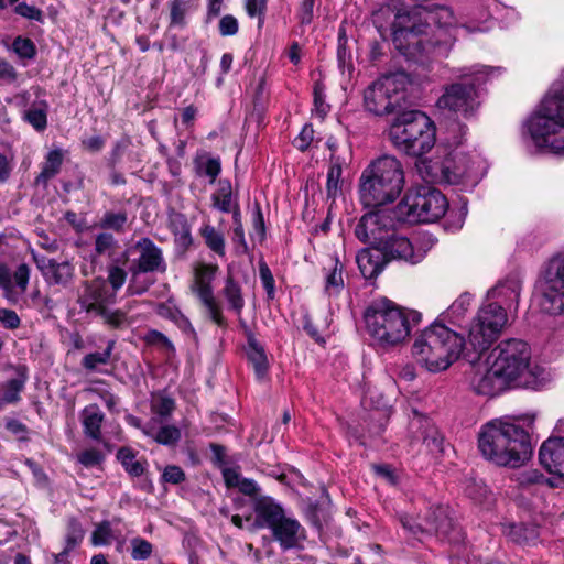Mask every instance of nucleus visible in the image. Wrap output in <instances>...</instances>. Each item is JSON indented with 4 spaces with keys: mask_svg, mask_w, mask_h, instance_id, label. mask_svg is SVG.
<instances>
[{
    "mask_svg": "<svg viewBox=\"0 0 564 564\" xmlns=\"http://www.w3.org/2000/svg\"><path fill=\"white\" fill-rule=\"evenodd\" d=\"M478 448L487 460L511 468L524 465L533 454L529 433L514 417L495 419L482 425Z\"/></svg>",
    "mask_w": 564,
    "mask_h": 564,
    "instance_id": "1",
    "label": "nucleus"
},
{
    "mask_svg": "<svg viewBox=\"0 0 564 564\" xmlns=\"http://www.w3.org/2000/svg\"><path fill=\"white\" fill-rule=\"evenodd\" d=\"M366 333L372 345L388 349L403 344L421 322V314L409 311L389 299L373 301L364 312Z\"/></svg>",
    "mask_w": 564,
    "mask_h": 564,
    "instance_id": "2",
    "label": "nucleus"
},
{
    "mask_svg": "<svg viewBox=\"0 0 564 564\" xmlns=\"http://www.w3.org/2000/svg\"><path fill=\"white\" fill-rule=\"evenodd\" d=\"M412 352L416 361L430 372L444 371L462 355L474 362L464 337L444 324L434 323L426 327L415 339Z\"/></svg>",
    "mask_w": 564,
    "mask_h": 564,
    "instance_id": "3",
    "label": "nucleus"
},
{
    "mask_svg": "<svg viewBox=\"0 0 564 564\" xmlns=\"http://www.w3.org/2000/svg\"><path fill=\"white\" fill-rule=\"evenodd\" d=\"M401 162L392 155L372 160L359 177V199L365 207L378 208L394 202L404 187Z\"/></svg>",
    "mask_w": 564,
    "mask_h": 564,
    "instance_id": "4",
    "label": "nucleus"
},
{
    "mask_svg": "<svg viewBox=\"0 0 564 564\" xmlns=\"http://www.w3.org/2000/svg\"><path fill=\"white\" fill-rule=\"evenodd\" d=\"M488 357L513 387L538 390L547 381L545 370L531 364L530 347L522 339L502 340Z\"/></svg>",
    "mask_w": 564,
    "mask_h": 564,
    "instance_id": "5",
    "label": "nucleus"
},
{
    "mask_svg": "<svg viewBox=\"0 0 564 564\" xmlns=\"http://www.w3.org/2000/svg\"><path fill=\"white\" fill-rule=\"evenodd\" d=\"M528 130L538 148L564 155V85L552 87L529 119Z\"/></svg>",
    "mask_w": 564,
    "mask_h": 564,
    "instance_id": "6",
    "label": "nucleus"
},
{
    "mask_svg": "<svg viewBox=\"0 0 564 564\" xmlns=\"http://www.w3.org/2000/svg\"><path fill=\"white\" fill-rule=\"evenodd\" d=\"M389 135L398 150L412 156L423 155L435 144L434 123L419 110L398 115L390 126Z\"/></svg>",
    "mask_w": 564,
    "mask_h": 564,
    "instance_id": "7",
    "label": "nucleus"
},
{
    "mask_svg": "<svg viewBox=\"0 0 564 564\" xmlns=\"http://www.w3.org/2000/svg\"><path fill=\"white\" fill-rule=\"evenodd\" d=\"M448 202L438 189L420 186L409 191L395 208L399 221L432 223L447 210Z\"/></svg>",
    "mask_w": 564,
    "mask_h": 564,
    "instance_id": "8",
    "label": "nucleus"
},
{
    "mask_svg": "<svg viewBox=\"0 0 564 564\" xmlns=\"http://www.w3.org/2000/svg\"><path fill=\"white\" fill-rule=\"evenodd\" d=\"M410 83L409 75L402 70L380 77L364 93L366 109L378 116L392 112L405 100V90Z\"/></svg>",
    "mask_w": 564,
    "mask_h": 564,
    "instance_id": "9",
    "label": "nucleus"
},
{
    "mask_svg": "<svg viewBox=\"0 0 564 564\" xmlns=\"http://www.w3.org/2000/svg\"><path fill=\"white\" fill-rule=\"evenodd\" d=\"M507 323L508 316L502 305L489 303L479 308L469 326L466 341L476 359L498 339Z\"/></svg>",
    "mask_w": 564,
    "mask_h": 564,
    "instance_id": "10",
    "label": "nucleus"
},
{
    "mask_svg": "<svg viewBox=\"0 0 564 564\" xmlns=\"http://www.w3.org/2000/svg\"><path fill=\"white\" fill-rule=\"evenodd\" d=\"M481 160L478 155H470L463 151H453L438 164L431 166L435 170L432 177L434 181L452 185L474 187L480 180Z\"/></svg>",
    "mask_w": 564,
    "mask_h": 564,
    "instance_id": "11",
    "label": "nucleus"
},
{
    "mask_svg": "<svg viewBox=\"0 0 564 564\" xmlns=\"http://www.w3.org/2000/svg\"><path fill=\"white\" fill-rule=\"evenodd\" d=\"M487 67L482 66L475 72V78L465 77L464 82L454 83L444 88L437 100V107L462 115L465 119L471 118L479 108L476 82L480 84Z\"/></svg>",
    "mask_w": 564,
    "mask_h": 564,
    "instance_id": "12",
    "label": "nucleus"
},
{
    "mask_svg": "<svg viewBox=\"0 0 564 564\" xmlns=\"http://www.w3.org/2000/svg\"><path fill=\"white\" fill-rule=\"evenodd\" d=\"M540 306L551 315L564 314V256L554 257L543 270Z\"/></svg>",
    "mask_w": 564,
    "mask_h": 564,
    "instance_id": "13",
    "label": "nucleus"
},
{
    "mask_svg": "<svg viewBox=\"0 0 564 564\" xmlns=\"http://www.w3.org/2000/svg\"><path fill=\"white\" fill-rule=\"evenodd\" d=\"M397 214L386 209H376L365 214L355 228L356 237L370 246H381L394 230Z\"/></svg>",
    "mask_w": 564,
    "mask_h": 564,
    "instance_id": "14",
    "label": "nucleus"
},
{
    "mask_svg": "<svg viewBox=\"0 0 564 564\" xmlns=\"http://www.w3.org/2000/svg\"><path fill=\"white\" fill-rule=\"evenodd\" d=\"M471 364L470 387L477 393L486 397H495L505 391L509 381L496 369L495 364L487 358L485 362Z\"/></svg>",
    "mask_w": 564,
    "mask_h": 564,
    "instance_id": "15",
    "label": "nucleus"
},
{
    "mask_svg": "<svg viewBox=\"0 0 564 564\" xmlns=\"http://www.w3.org/2000/svg\"><path fill=\"white\" fill-rule=\"evenodd\" d=\"M128 252L138 254L132 259L129 268L143 273H164L166 271L163 251L150 238L139 239Z\"/></svg>",
    "mask_w": 564,
    "mask_h": 564,
    "instance_id": "16",
    "label": "nucleus"
},
{
    "mask_svg": "<svg viewBox=\"0 0 564 564\" xmlns=\"http://www.w3.org/2000/svg\"><path fill=\"white\" fill-rule=\"evenodd\" d=\"M115 295L108 293L106 281L98 278L83 283V291L78 294L77 303L80 311L96 316L105 306L113 303Z\"/></svg>",
    "mask_w": 564,
    "mask_h": 564,
    "instance_id": "17",
    "label": "nucleus"
},
{
    "mask_svg": "<svg viewBox=\"0 0 564 564\" xmlns=\"http://www.w3.org/2000/svg\"><path fill=\"white\" fill-rule=\"evenodd\" d=\"M539 460L549 473L564 477V436H551L544 441Z\"/></svg>",
    "mask_w": 564,
    "mask_h": 564,
    "instance_id": "18",
    "label": "nucleus"
},
{
    "mask_svg": "<svg viewBox=\"0 0 564 564\" xmlns=\"http://www.w3.org/2000/svg\"><path fill=\"white\" fill-rule=\"evenodd\" d=\"M380 248L384 253L387 263L391 260H403L410 263H417L422 259V254L414 251L411 241L403 236L395 235L394 230L390 232Z\"/></svg>",
    "mask_w": 564,
    "mask_h": 564,
    "instance_id": "19",
    "label": "nucleus"
},
{
    "mask_svg": "<svg viewBox=\"0 0 564 564\" xmlns=\"http://www.w3.org/2000/svg\"><path fill=\"white\" fill-rule=\"evenodd\" d=\"M256 518L249 530L270 528L271 530L285 518L283 508L270 497H261L254 503Z\"/></svg>",
    "mask_w": 564,
    "mask_h": 564,
    "instance_id": "20",
    "label": "nucleus"
},
{
    "mask_svg": "<svg viewBox=\"0 0 564 564\" xmlns=\"http://www.w3.org/2000/svg\"><path fill=\"white\" fill-rule=\"evenodd\" d=\"M36 263L48 284L66 288L74 280L75 268L69 261L58 262L55 259H42L36 260Z\"/></svg>",
    "mask_w": 564,
    "mask_h": 564,
    "instance_id": "21",
    "label": "nucleus"
},
{
    "mask_svg": "<svg viewBox=\"0 0 564 564\" xmlns=\"http://www.w3.org/2000/svg\"><path fill=\"white\" fill-rule=\"evenodd\" d=\"M356 262L365 279L377 278L387 264L380 246H371L359 251L356 256Z\"/></svg>",
    "mask_w": 564,
    "mask_h": 564,
    "instance_id": "22",
    "label": "nucleus"
},
{
    "mask_svg": "<svg viewBox=\"0 0 564 564\" xmlns=\"http://www.w3.org/2000/svg\"><path fill=\"white\" fill-rule=\"evenodd\" d=\"M424 532L435 533L442 538H446L451 541L452 533L455 531L454 522L448 516V510L444 506H437L433 508L424 520Z\"/></svg>",
    "mask_w": 564,
    "mask_h": 564,
    "instance_id": "23",
    "label": "nucleus"
},
{
    "mask_svg": "<svg viewBox=\"0 0 564 564\" xmlns=\"http://www.w3.org/2000/svg\"><path fill=\"white\" fill-rule=\"evenodd\" d=\"M274 539L280 543L281 547L289 550L295 547L301 539L304 538V530L300 522L293 518L285 517L273 529Z\"/></svg>",
    "mask_w": 564,
    "mask_h": 564,
    "instance_id": "24",
    "label": "nucleus"
},
{
    "mask_svg": "<svg viewBox=\"0 0 564 564\" xmlns=\"http://www.w3.org/2000/svg\"><path fill=\"white\" fill-rule=\"evenodd\" d=\"M17 378L7 380L0 386L2 397L0 398V411L7 404H14L21 400L20 393L23 391L28 381V367L19 365L15 367Z\"/></svg>",
    "mask_w": 564,
    "mask_h": 564,
    "instance_id": "25",
    "label": "nucleus"
},
{
    "mask_svg": "<svg viewBox=\"0 0 564 564\" xmlns=\"http://www.w3.org/2000/svg\"><path fill=\"white\" fill-rule=\"evenodd\" d=\"M246 355L251 364L258 380H262L269 369L268 357L264 347L256 339L252 333H248Z\"/></svg>",
    "mask_w": 564,
    "mask_h": 564,
    "instance_id": "26",
    "label": "nucleus"
},
{
    "mask_svg": "<svg viewBox=\"0 0 564 564\" xmlns=\"http://www.w3.org/2000/svg\"><path fill=\"white\" fill-rule=\"evenodd\" d=\"M196 293L203 303L208 317L219 327L226 328L227 321L223 315L221 306L216 301L210 284H196Z\"/></svg>",
    "mask_w": 564,
    "mask_h": 564,
    "instance_id": "27",
    "label": "nucleus"
},
{
    "mask_svg": "<svg viewBox=\"0 0 564 564\" xmlns=\"http://www.w3.org/2000/svg\"><path fill=\"white\" fill-rule=\"evenodd\" d=\"M105 420V414L97 404H89L80 412V421L83 424L84 434L94 441L101 440V425Z\"/></svg>",
    "mask_w": 564,
    "mask_h": 564,
    "instance_id": "28",
    "label": "nucleus"
},
{
    "mask_svg": "<svg viewBox=\"0 0 564 564\" xmlns=\"http://www.w3.org/2000/svg\"><path fill=\"white\" fill-rule=\"evenodd\" d=\"M324 293L332 296H337L344 289V264L339 261L338 257L332 259L329 267H324Z\"/></svg>",
    "mask_w": 564,
    "mask_h": 564,
    "instance_id": "29",
    "label": "nucleus"
},
{
    "mask_svg": "<svg viewBox=\"0 0 564 564\" xmlns=\"http://www.w3.org/2000/svg\"><path fill=\"white\" fill-rule=\"evenodd\" d=\"M343 162L339 158L332 154L330 156V165L327 172V181H326V198L330 200L332 204L335 199L340 195L343 187Z\"/></svg>",
    "mask_w": 564,
    "mask_h": 564,
    "instance_id": "30",
    "label": "nucleus"
},
{
    "mask_svg": "<svg viewBox=\"0 0 564 564\" xmlns=\"http://www.w3.org/2000/svg\"><path fill=\"white\" fill-rule=\"evenodd\" d=\"M221 295L228 303L230 310L240 318L241 312L245 307V299L242 295L241 286L231 275H228L225 281V286L221 290Z\"/></svg>",
    "mask_w": 564,
    "mask_h": 564,
    "instance_id": "31",
    "label": "nucleus"
},
{
    "mask_svg": "<svg viewBox=\"0 0 564 564\" xmlns=\"http://www.w3.org/2000/svg\"><path fill=\"white\" fill-rule=\"evenodd\" d=\"M62 163V151L59 149L51 150L45 158L41 173L35 178V184L46 185L51 178L59 173Z\"/></svg>",
    "mask_w": 564,
    "mask_h": 564,
    "instance_id": "32",
    "label": "nucleus"
},
{
    "mask_svg": "<svg viewBox=\"0 0 564 564\" xmlns=\"http://www.w3.org/2000/svg\"><path fill=\"white\" fill-rule=\"evenodd\" d=\"M47 110L48 104L46 100H36L30 109L24 111L23 119L35 130L43 131L47 126Z\"/></svg>",
    "mask_w": 564,
    "mask_h": 564,
    "instance_id": "33",
    "label": "nucleus"
},
{
    "mask_svg": "<svg viewBox=\"0 0 564 564\" xmlns=\"http://www.w3.org/2000/svg\"><path fill=\"white\" fill-rule=\"evenodd\" d=\"M213 206L223 213H230L235 206L232 199V187L228 180H220L218 188L212 196Z\"/></svg>",
    "mask_w": 564,
    "mask_h": 564,
    "instance_id": "34",
    "label": "nucleus"
},
{
    "mask_svg": "<svg viewBox=\"0 0 564 564\" xmlns=\"http://www.w3.org/2000/svg\"><path fill=\"white\" fill-rule=\"evenodd\" d=\"M200 235L204 238L206 246L219 257H224L226 253L225 249V237L214 226L206 224L200 228Z\"/></svg>",
    "mask_w": 564,
    "mask_h": 564,
    "instance_id": "35",
    "label": "nucleus"
},
{
    "mask_svg": "<svg viewBox=\"0 0 564 564\" xmlns=\"http://www.w3.org/2000/svg\"><path fill=\"white\" fill-rule=\"evenodd\" d=\"M117 458L124 470L132 477H139L144 473V463L135 459V453L131 448H120L117 453Z\"/></svg>",
    "mask_w": 564,
    "mask_h": 564,
    "instance_id": "36",
    "label": "nucleus"
},
{
    "mask_svg": "<svg viewBox=\"0 0 564 564\" xmlns=\"http://www.w3.org/2000/svg\"><path fill=\"white\" fill-rule=\"evenodd\" d=\"M115 345V340H109L105 350L87 354L82 360V366L88 371H94L98 366L107 365L111 358Z\"/></svg>",
    "mask_w": 564,
    "mask_h": 564,
    "instance_id": "37",
    "label": "nucleus"
},
{
    "mask_svg": "<svg viewBox=\"0 0 564 564\" xmlns=\"http://www.w3.org/2000/svg\"><path fill=\"white\" fill-rule=\"evenodd\" d=\"M143 433L154 438L155 442L162 445H175L181 440V431L173 425L162 426L156 433L152 429H142Z\"/></svg>",
    "mask_w": 564,
    "mask_h": 564,
    "instance_id": "38",
    "label": "nucleus"
},
{
    "mask_svg": "<svg viewBox=\"0 0 564 564\" xmlns=\"http://www.w3.org/2000/svg\"><path fill=\"white\" fill-rule=\"evenodd\" d=\"M128 221L126 212H106L99 220L98 226L101 229L113 230L116 232H123Z\"/></svg>",
    "mask_w": 564,
    "mask_h": 564,
    "instance_id": "39",
    "label": "nucleus"
},
{
    "mask_svg": "<svg viewBox=\"0 0 564 564\" xmlns=\"http://www.w3.org/2000/svg\"><path fill=\"white\" fill-rule=\"evenodd\" d=\"M520 295V284L516 280H506L488 291V297L496 299L500 296L510 300H518Z\"/></svg>",
    "mask_w": 564,
    "mask_h": 564,
    "instance_id": "40",
    "label": "nucleus"
},
{
    "mask_svg": "<svg viewBox=\"0 0 564 564\" xmlns=\"http://www.w3.org/2000/svg\"><path fill=\"white\" fill-rule=\"evenodd\" d=\"M84 536H85V530L83 529L79 521H77L74 518L69 519L67 522V530H66V534H65V545L64 546L67 547L68 550L73 551L75 547H77L82 543V541L84 540Z\"/></svg>",
    "mask_w": 564,
    "mask_h": 564,
    "instance_id": "41",
    "label": "nucleus"
},
{
    "mask_svg": "<svg viewBox=\"0 0 564 564\" xmlns=\"http://www.w3.org/2000/svg\"><path fill=\"white\" fill-rule=\"evenodd\" d=\"M156 313L164 318L171 319L182 328L191 327L189 321L182 312L171 303H162L158 306Z\"/></svg>",
    "mask_w": 564,
    "mask_h": 564,
    "instance_id": "42",
    "label": "nucleus"
},
{
    "mask_svg": "<svg viewBox=\"0 0 564 564\" xmlns=\"http://www.w3.org/2000/svg\"><path fill=\"white\" fill-rule=\"evenodd\" d=\"M189 3L187 0H172L170 3V25L184 28L186 25V13L188 11Z\"/></svg>",
    "mask_w": 564,
    "mask_h": 564,
    "instance_id": "43",
    "label": "nucleus"
},
{
    "mask_svg": "<svg viewBox=\"0 0 564 564\" xmlns=\"http://www.w3.org/2000/svg\"><path fill=\"white\" fill-rule=\"evenodd\" d=\"M118 247V241L112 234L100 232L95 238V252L97 256L111 257Z\"/></svg>",
    "mask_w": 564,
    "mask_h": 564,
    "instance_id": "44",
    "label": "nucleus"
},
{
    "mask_svg": "<svg viewBox=\"0 0 564 564\" xmlns=\"http://www.w3.org/2000/svg\"><path fill=\"white\" fill-rule=\"evenodd\" d=\"M129 272L131 274V278L127 288V292L130 295H141L145 293L152 285L153 281L142 279V274L144 273L135 269L129 268Z\"/></svg>",
    "mask_w": 564,
    "mask_h": 564,
    "instance_id": "45",
    "label": "nucleus"
},
{
    "mask_svg": "<svg viewBox=\"0 0 564 564\" xmlns=\"http://www.w3.org/2000/svg\"><path fill=\"white\" fill-rule=\"evenodd\" d=\"M96 316L104 318V322L112 328H121L128 325L127 314L120 310L111 311L105 306Z\"/></svg>",
    "mask_w": 564,
    "mask_h": 564,
    "instance_id": "46",
    "label": "nucleus"
},
{
    "mask_svg": "<svg viewBox=\"0 0 564 564\" xmlns=\"http://www.w3.org/2000/svg\"><path fill=\"white\" fill-rule=\"evenodd\" d=\"M12 50L20 58L32 59L36 55V47L32 40L28 37H15L12 43Z\"/></svg>",
    "mask_w": 564,
    "mask_h": 564,
    "instance_id": "47",
    "label": "nucleus"
},
{
    "mask_svg": "<svg viewBox=\"0 0 564 564\" xmlns=\"http://www.w3.org/2000/svg\"><path fill=\"white\" fill-rule=\"evenodd\" d=\"M471 304V295L469 293H463L448 308V316L453 322L459 321L465 313L468 311Z\"/></svg>",
    "mask_w": 564,
    "mask_h": 564,
    "instance_id": "48",
    "label": "nucleus"
},
{
    "mask_svg": "<svg viewBox=\"0 0 564 564\" xmlns=\"http://www.w3.org/2000/svg\"><path fill=\"white\" fill-rule=\"evenodd\" d=\"M131 545V557L137 561L147 560L151 556L153 546L152 544L142 539V538H133L130 541Z\"/></svg>",
    "mask_w": 564,
    "mask_h": 564,
    "instance_id": "49",
    "label": "nucleus"
},
{
    "mask_svg": "<svg viewBox=\"0 0 564 564\" xmlns=\"http://www.w3.org/2000/svg\"><path fill=\"white\" fill-rule=\"evenodd\" d=\"M245 9L250 18H258V28H262L267 10V0H245Z\"/></svg>",
    "mask_w": 564,
    "mask_h": 564,
    "instance_id": "50",
    "label": "nucleus"
},
{
    "mask_svg": "<svg viewBox=\"0 0 564 564\" xmlns=\"http://www.w3.org/2000/svg\"><path fill=\"white\" fill-rule=\"evenodd\" d=\"M175 243L178 248L186 250L192 245V235L191 229L187 226L186 221L182 219L178 226H175L173 229Z\"/></svg>",
    "mask_w": 564,
    "mask_h": 564,
    "instance_id": "51",
    "label": "nucleus"
},
{
    "mask_svg": "<svg viewBox=\"0 0 564 564\" xmlns=\"http://www.w3.org/2000/svg\"><path fill=\"white\" fill-rule=\"evenodd\" d=\"M111 536H112V531H111L110 522L102 521L94 530V532L91 534V543L96 546L107 545L110 543Z\"/></svg>",
    "mask_w": 564,
    "mask_h": 564,
    "instance_id": "52",
    "label": "nucleus"
},
{
    "mask_svg": "<svg viewBox=\"0 0 564 564\" xmlns=\"http://www.w3.org/2000/svg\"><path fill=\"white\" fill-rule=\"evenodd\" d=\"M186 476L184 470L176 465H169L164 468L161 480L163 482L172 484V485H178L185 481Z\"/></svg>",
    "mask_w": 564,
    "mask_h": 564,
    "instance_id": "53",
    "label": "nucleus"
},
{
    "mask_svg": "<svg viewBox=\"0 0 564 564\" xmlns=\"http://www.w3.org/2000/svg\"><path fill=\"white\" fill-rule=\"evenodd\" d=\"M426 448L432 453H443L444 438L437 430H431L423 438Z\"/></svg>",
    "mask_w": 564,
    "mask_h": 564,
    "instance_id": "54",
    "label": "nucleus"
},
{
    "mask_svg": "<svg viewBox=\"0 0 564 564\" xmlns=\"http://www.w3.org/2000/svg\"><path fill=\"white\" fill-rule=\"evenodd\" d=\"M314 111L321 119L329 111V105L326 104L324 90L319 85L314 87Z\"/></svg>",
    "mask_w": 564,
    "mask_h": 564,
    "instance_id": "55",
    "label": "nucleus"
},
{
    "mask_svg": "<svg viewBox=\"0 0 564 564\" xmlns=\"http://www.w3.org/2000/svg\"><path fill=\"white\" fill-rule=\"evenodd\" d=\"M144 340L149 345L162 346L169 350H174V346H173L172 341L163 333H161L159 330H155V329L149 330L144 336Z\"/></svg>",
    "mask_w": 564,
    "mask_h": 564,
    "instance_id": "56",
    "label": "nucleus"
},
{
    "mask_svg": "<svg viewBox=\"0 0 564 564\" xmlns=\"http://www.w3.org/2000/svg\"><path fill=\"white\" fill-rule=\"evenodd\" d=\"M13 279L20 293H24L29 285L30 268L25 263H21L13 273Z\"/></svg>",
    "mask_w": 564,
    "mask_h": 564,
    "instance_id": "57",
    "label": "nucleus"
},
{
    "mask_svg": "<svg viewBox=\"0 0 564 564\" xmlns=\"http://www.w3.org/2000/svg\"><path fill=\"white\" fill-rule=\"evenodd\" d=\"M314 139V130L312 126L306 124L302 128L301 132L294 140V145L300 151L304 152L308 149L311 142Z\"/></svg>",
    "mask_w": 564,
    "mask_h": 564,
    "instance_id": "58",
    "label": "nucleus"
},
{
    "mask_svg": "<svg viewBox=\"0 0 564 564\" xmlns=\"http://www.w3.org/2000/svg\"><path fill=\"white\" fill-rule=\"evenodd\" d=\"M127 272L118 265H111L108 269V281L113 291L119 290L126 282Z\"/></svg>",
    "mask_w": 564,
    "mask_h": 564,
    "instance_id": "59",
    "label": "nucleus"
},
{
    "mask_svg": "<svg viewBox=\"0 0 564 564\" xmlns=\"http://www.w3.org/2000/svg\"><path fill=\"white\" fill-rule=\"evenodd\" d=\"M0 322L7 329H17L21 325V319L15 311L10 308H0Z\"/></svg>",
    "mask_w": 564,
    "mask_h": 564,
    "instance_id": "60",
    "label": "nucleus"
},
{
    "mask_svg": "<svg viewBox=\"0 0 564 564\" xmlns=\"http://www.w3.org/2000/svg\"><path fill=\"white\" fill-rule=\"evenodd\" d=\"M152 408H153L154 412L158 413L159 415L167 416L173 412V410L175 408V403L172 398L162 395V397H159L153 402Z\"/></svg>",
    "mask_w": 564,
    "mask_h": 564,
    "instance_id": "61",
    "label": "nucleus"
},
{
    "mask_svg": "<svg viewBox=\"0 0 564 564\" xmlns=\"http://www.w3.org/2000/svg\"><path fill=\"white\" fill-rule=\"evenodd\" d=\"M218 28L223 36L235 35L239 28L238 20L231 14H226L220 19Z\"/></svg>",
    "mask_w": 564,
    "mask_h": 564,
    "instance_id": "62",
    "label": "nucleus"
},
{
    "mask_svg": "<svg viewBox=\"0 0 564 564\" xmlns=\"http://www.w3.org/2000/svg\"><path fill=\"white\" fill-rule=\"evenodd\" d=\"M14 11L17 14H19L23 18H26L29 20L42 21V19H43V13L39 8H36L34 6H29L25 2H20L15 7Z\"/></svg>",
    "mask_w": 564,
    "mask_h": 564,
    "instance_id": "63",
    "label": "nucleus"
},
{
    "mask_svg": "<svg viewBox=\"0 0 564 564\" xmlns=\"http://www.w3.org/2000/svg\"><path fill=\"white\" fill-rule=\"evenodd\" d=\"M200 170L204 175L210 178L209 183L213 184L221 171L220 160L210 158L202 165Z\"/></svg>",
    "mask_w": 564,
    "mask_h": 564,
    "instance_id": "64",
    "label": "nucleus"
}]
</instances>
